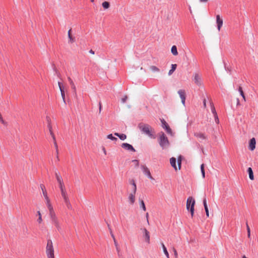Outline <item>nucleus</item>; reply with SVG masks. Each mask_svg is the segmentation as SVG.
I'll return each mask as SVG.
<instances>
[{"label":"nucleus","mask_w":258,"mask_h":258,"mask_svg":"<svg viewBox=\"0 0 258 258\" xmlns=\"http://www.w3.org/2000/svg\"><path fill=\"white\" fill-rule=\"evenodd\" d=\"M58 186L60 190L61 196L67 208L69 210L72 209V206L70 201L64 182L58 184Z\"/></svg>","instance_id":"nucleus-1"},{"label":"nucleus","mask_w":258,"mask_h":258,"mask_svg":"<svg viewBox=\"0 0 258 258\" xmlns=\"http://www.w3.org/2000/svg\"><path fill=\"white\" fill-rule=\"evenodd\" d=\"M49 217L51 224L55 228L56 231L60 232L61 230V224L54 209L49 210Z\"/></svg>","instance_id":"nucleus-2"},{"label":"nucleus","mask_w":258,"mask_h":258,"mask_svg":"<svg viewBox=\"0 0 258 258\" xmlns=\"http://www.w3.org/2000/svg\"><path fill=\"white\" fill-rule=\"evenodd\" d=\"M142 132L146 134L150 138L153 137L154 132L151 126L147 124L140 123L138 126Z\"/></svg>","instance_id":"nucleus-3"},{"label":"nucleus","mask_w":258,"mask_h":258,"mask_svg":"<svg viewBox=\"0 0 258 258\" xmlns=\"http://www.w3.org/2000/svg\"><path fill=\"white\" fill-rule=\"evenodd\" d=\"M130 183L132 184V191L128 195V199L131 205H133L135 202V196L137 191V186L134 180H132L130 181Z\"/></svg>","instance_id":"nucleus-4"},{"label":"nucleus","mask_w":258,"mask_h":258,"mask_svg":"<svg viewBox=\"0 0 258 258\" xmlns=\"http://www.w3.org/2000/svg\"><path fill=\"white\" fill-rule=\"evenodd\" d=\"M46 253L47 258H55L53 243L51 239L47 240L46 247Z\"/></svg>","instance_id":"nucleus-5"},{"label":"nucleus","mask_w":258,"mask_h":258,"mask_svg":"<svg viewBox=\"0 0 258 258\" xmlns=\"http://www.w3.org/2000/svg\"><path fill=\"white\" fill-rule=\"evenodd\" d=\"M195 200L191 197H190L187 198L186 201V209L190 211L191 217L192 218L194 215V211H195Z\"/></svg>","instance_id":"nucleus-6"},{"label":"nucleus","mask_w":258,"mask_h":258,"mask_svg":"<svg viewBox=\"0 0 258 258\" xmlns=\"http://www.w3.org/2000/svg\"><path fill=\"white\" fill-rule=\"evenodd\" d=\"M159 143L163 149L167 148L169 145V141L163 133L159 135Z\"/></svg>","instance_id":"nucleus-7"},{"label":"nucleus","mask_w":258,"mask_h":258,"mask_svg":"<svg viewBox=\"0 0 258 258\" xmlns=\"http://www.w3.org/2000/svg\"><path fill=\"white\" fill-rule=\"evenodd\" d=\"M140 230L143 233V237L144 238L145 241L148 244L150 243V236L149 232L145 228H142Z\"/></svg>","instance_id":"nucleus-8"},{"label":"nucleus","mask_w":258,"mask_h":258,"mask_svg":"<svg viewBox=\"0 0 258 258\" xmlns=\"http://www.w3.org/2000/svg\"><path fill=\"white\" fill-rule=\"evenodd\" d=\"M194 81L195 83L198 86L203 85L201 76L198 73H195L194 75Z\"/></svg>","instance_id":"nucleus-9"},{"label":"nucleus","mask_w":258,"mask_h":258,"mask_svg":"<svg viewBox=\"0 0 258 258\" xmlns=\"http://www.w3.org/2000/svg\"><path fill=\"white\" fill-rule=\"evenodd\" d=\"M141 168L143 172L145 175H146L151 180H154L153 177L152 176L151 172L148 168L145 165H142Z\"/></svg>","instance_id":"nucleus-10"},{"label":"nucleus","mask_w":258,"mask_h":258,"mask_svg":"<svg viewBox=\"0 0 258 258\" xmlns=\"http://www.w3.org/2000/svg\"><path fill=\"white\" fill-rule=\"evenodd\" d=\"M178 94L180 96V98L181 100L182 104L185 106V92L184 90L180 89L178 91Z\"/></svg>","instance_id":"nucleus-11"},{"label":"nucleus","mask_w":258,"mask_h":258,"mask_svg":"<svg viewBox=\"0 0 258 258\" xmlns=\"http://www.w3.org/2000/svg\"><path fill=\"white\" fill-rule=\"evenodd\" d=\"M216 23L217 25V29L219 31H220L221 28L223 24V21L222 18H221L219 15L216 16Z\"/></svg>","instance_id":"nucleus-12"},{"label":"nucleus","mask_w":258,"mask_h":258,"mask_svg":"<svg viewBox=\"0 0 258 258\" xmlns=\"http://www.w3.org/2000/svg\"><path fill=\"white\" fill-rule=\"evenodd\" d=\"M121 147L126 150L135 152V149L131 145L128 143L122 144Z\"/></svg>","instance_id":"nucleus-13"},{"label":"nucleus","mask_w":258,"mask_h":258,"mask_svg":"<svg viewBox=\"0 0 258 258\" xmlns=\"http://www.w3.org/2000/svg\"><path fill=\"white\" fill-rule=\"evenodd\" d=\"M43 196L46 200V205H47V208L48 209V211L50 210L51 209H53V208L50 203V201L47 196V194H45L44 193V195H43Z\"/></svg>","instance_id":"nucleus-14"},{"label":"nucleus","mask_w":258,"mask_h":258,"mask_svg":"<svg viewBox=\"0 0 258 258\" xmlns=\"http://www.w3.org/2000/svg\"><path fill=\"white\" fill-rule=\"evenodd\" d=\"M256 141L254 138L251 139L249 143V149L251 151H253L255 148Z\"/></svg>","instance_id":"nucleus-15"},{"label":"nucleus","mask_w":258,"mask_h":258,"mask_svg":"<svg viewBox=\"0 0 258 258\" xmlns=\"http://www.w3.org/2000/svg\"><path fill=\"white\" fill-rule=\"evenodd\" d=\"M71 31H72V29H71L68 31V38H69L68 42H69V43H70V44H72L74 42H75V37L72 36V35L71 34Z\"/></svg>","instance_id":"nucleus-16"},{"label":"nucleus","mask_w":258,"mask_h":258,"mask_svg":"<svg viewBox=\"0 0 258 258\" xmlns=\"http://www.w3.org/2000/svg\"><path fill=\"white\" fill-rule=\"evenodd\" d=\"M55 176L57 181L58 184L61 183V182H64L62 177L59 174V173L57 171L55 172Z\"/></svg>","instance_id":"nucleus-17"},{"label":"nucleus","mask_w":258,"mask_h":258,"mask_svg":"<svg viewBox=\"0 0 258 258\" xmlns=\"http://www.w3.org/2000/svg\"><path fill=\"white\" fill-rule=\"evenodd\" d=\"M68 81H69L70 84L71 86L72 89L73 90L74 92L75 93H76V87L74 82H73L72 79L70 77H69L68 78Z\"/></svg>","instance_id":"nucleus-18"},{"label":"nucleus","mask_w":258,"mask_h":258,"mask_svg":"<svg viewBox=\"0 0 258 258\" xmlns=\"http://www.w3.org/2000/svg\"><path fill=\"white\" fill-rule=\"evenodd\" d=\"M176 159L174 157H172L170 159V163L171 165L175 169V170H177V167L176 165Z\"/></svg>","instance_id":"nucleus-19"},{"label":"nucleus","mask_w":258,"mask_h":258,"mask_svg":"<svg viewBox=\"0 0 258 258\" xmlns=\"http://www.w3.org/2000/svg\"><path fill=\"white\" fill-rule=\"evenodd\" d=\"M247 172L248 173L249 177L250 179L251 180H254L253 173V171L252 170V168L251 167L248 168V169H247Z\"/></svg>","instance_id":"nucleus-20"},{"label":"nucleus","mask_w":258,"mask_h":258,"mask_svg":"<svg viewBox=\"0 0 258 258\" xmlns=\"http://www.w3.org/2000/svg\"><path fill=\"white\" fill-rule=\"evenodd\" d=\"M203 204H204V208H205V210L206 211V215L207 217H209V210H208V206L207 204V201H206V199L204 200Z\"/></svg>","instance_id":"nucleus-21"},{"label":"nucleus","mask_w":258,"mask_h":258,"mask_svg":"<svg viewBox=\"0 0 258 258\" xmlns=\"http://www.w3.org/2000/svg\"><path fill=\"white\" fill-rule=\"evenodd\" d=\"M177 67L176 64H172L171 65V69L169 70L168 72V75L170 76L171 75L173 72L175 71Z\"/></svg>","instance_id":"nucleus-22"},{"label":"nucleus","mask_w":258,"mask_h":258,"mask_svg":"<svg viewBox=\"0 0 258 258\" xmlns=\"http://www.w3.org/2000/svg\"><path fill=\"white\" fill-rule=\"evenodd\" d=\"M114 135L117 136L121 140H124L126 138V136L125 134H119L118 133H114Z\"/></svg>","instance_id":"nucleus-23"},{"label":"nucleus","mask_w":258,"mask_h":258,"mask_svg":"<svg viewBox=\"0 0 258 258\" xmlns=\"http://www.w3.org/2000/svg\"><path fill=\"white\" fill-rule=\"evenodd\" d=\"M171 51L173 55L176 56L178 54L177 47L175 45H173L172 46Z\"/></svg>","instance_id":"nucleus-24"},{"label":"nucleus","mask_w":258,"mask_h":258,"mask_svg":"<svg viewBox=\"0 0 258 258\" xmlns=\"http://www.w3.org/2000/svg\"><path fill=\"white\" fill-rule=\"evenodd\" d=\"M161 245H162V248L163 250V252H164L165 255H166V257L169 258V255L168 252L165 245L164 244V243H162L161 244Z\"/></svg>","instance_id":"nucleus-25"},{"label":"nucleus","mask_w":258,"mask_h":258,"mask_svg":"<svg viewBox=\"0 0 258 258\" xmlns=\"http://www.w3.org/2000/svg\"><path fill=\"white\" fill-rule=\"evenodd\" d=\"M60 93H61V96L62 97V99L63 101V102L65 103V93H64V87L59 89Z\"/></svg>","instance_id":"nucleus-26"},{"label":"nucleus","mask_w":258,"mask_h":258,"mask_svg":"<svg viewBox=\"0 0 258 258\" xmlns=\"http://www.w3.org/2000/svg\"><path fill=\"white\" fill-rule=\"evenodd\" d=\"M37 215L38 216V219H37V221L39 224H41L42 222V215L39 211H37Z\"/></svg>","instance_id":"nucleus-27"},{"label":"nucleus","mask_w":258,"mask_h":258,"mask_svg":"<svg viewBox=\"0 0 258 258\" xmlns=\"http://www.w3.org/2000/svg\"><path fill=\"white\" fill-rule=\"evenodd\" d=\"M150 69L152 71L154 72H159L160 71L159 69L155 66H151L150 67Z\"/></svg>","instance_id":"nucleus-28"},{"label":"nucleus","mask_w":258,"mask_h":258,"mask_svg":"<svg viewBox=\"0 0 258 258\" xmlns=\"http://www.w3.org/2000/svg\"><path fill=\"white\" fill-rule=\"evenodd\" d=\"M102 7H103V8L104 9H107L109 8L110 7V4L109 2H104L102 4Z\"/></svg>","instance_id":"nucleus-29"},{"label":"nucleus","mask_w":258,"mask_h":258,"mask_svg":"<svg viewBox=\"0 0 258 258\" xmlns=\"http://www.w3.org/2000/svg\"><path fill=\"white\" fill-rule=\"evenodd\" d=\"M140 207L144 211H146V208L145 205V203L143 201V200H141L140 201Z\"/></svg>","instance_id":"nucleus-30"},{"label":"nucleus","mask_w":258,"mask_h":258,"mask_svg":"<svg viewBox=\"0 0 258 258\" xmlns=\"http://www.w3.org/2000/svg\"><path fill=\"white\" fill-rule=\"evenodd\" d=\"M49 130L50 134L51 136L52 137V138L53 139V142L55 141L56 140H55V136H54V134L52 132V127L50 125L49 126Z\"/></svg>","instance_id":"nucleus-31"},{"label":"nucleus","mask_w":258,"mask_h":258,"mask_svg":"<svg viewBox=\"0 0 258 258\" xmlns=\"http://www.w3.org/2000/svg\"><path fill=\"white\" fill-rule=\"evenodd\" d=\"M201 170L203 178H205V170H204V164H202L201 165Z\"/></svg>","instance_id":"nucleus-32"},{"label":"nucleus","mask_w":258,"mask_h":258,"mask_svg":"<svg viewBox=\"0 0 258 258\" xmlns=\"http://www.w3.org/2000/svg\"><path fill=\"white\" fill-rule=\"evenodd\" d=\"M107 138L112 141H116L117 140L116 138L113 136L112 134H109L107 135Z\"/></svg>","instance_id":"nucleus-33"},{"label":"nucleus","mask_w":258,"mask_h":258,"mask_svg":"<svg viewBox=\"0 0 258 258\" xmlns=\"http://www.w3.org/2000/svg\"><path fill=\"white\" fill-rule=\"evenodd\" d=\"M181 159H182L181 156H179L177 159V163H178V166L179 170L180 169V168H181Z\"/></svg>","instance_id":"nucleus-34"},{"label":"nucleus","mask_w":258,"mask_h":258,"mask_svg":"<svg viewBox=\"0 0 258 258\" xmlns=\"http://www.w3.org/2000/svg\"><path fill=\"white\" fill-rule=\"evenodd\" d=\"M40 188H41V189L42 190L43 195H44V193L45 194H47L46 190L45 189V186H44V185L43 184H40Z\"/></svg>","instance_id":"nucleus-35"},{"label":"nucleus","mask_w":258,"mask_h":258,"mask_svg":"<svg viewBox=\"0 0 258 258\" xmlns=\"http://www.w3.org/2000/svg\"><path fill=\"white\" fill-rule=\"evenodd\" d=\"M162 127L164 128H165V130L166 129V127H169V125H168V124L164 120L162 121Z\"/></svg>","instance_id":"nucleus-36"},{"label":"nucleus","mask_w":258,"mask_h":258,"mask_svg":"<svg viewBox=\"0 0 258 258\" xmlns=\"http://www.w3.org/2000/svg\"><path fill=\"white\" fill-rule=\"evenodd\" d=\"M166 131L168 134L170 135L171 136H173V133H172V131L169 126L168 127H166Z\"/></svg>","instance_id":"nucleus-37"},{"label":"nucleus","mask_w":258,"mask_h":258,"mask_svg":"<svg viewBox=\"0 0 258 258\" xmlns=\"http://www.w3.org/2000/svg\"><path fill=\"white\" fill-rule=\"evenodd\" d=\"M246 229H247V236H248V238H250V228H249V227L248 225V224L246 223Z\"/></svg>","instance_id":"nucleus-38"},{"label":"nucleus","mask_w":258,"mask_h":258,"mask_svg":"<svg viewBox=\"0 0 258 258\" xmlns=\"http://www.w3.org/2000/svg\"><path fill=\"white\" fill-rule=\"evenodd\" d=\"M211 110H212V113L214 114V116L217 115L216 111V109L213 104L211 105Z\"/></svg>","instance_id":"nucleus-39"},{"label":"nucleus","mask_w":258,"mask_h":258,"mask_svg":"<svg viewBox=\"0 0 258 258\" xmlns=\"http://www.w3.org/2000/svg\"><path fill=\"white\" fill-rule=\"evenodd\" d=\"M173 251L174 252V255L175 258H178V253H177V250L174 247L173 248Z\"/></svg>","instance_id":"nucleus-40"},{"label":"nucleus","mask_w":258,"mask_h":258,"mask_svg":"<svg viewBox=\"0 0 258 258\" xmlns=\"http://www.w3.org/2000/svg\"><path fill=\"white\" fill-rule=\"evenodd\" d=\"M238 91L239 92L240 94L241 95V96H242L244 94V93H243V91L242 90V88L240 86H239V88H238Z\"/></svg>","instance_id":"nucleus-41"},{"label":"nucleus","mask_w":258,"mask_h":258,"mask_svg":"<svg viewBox=\"0 0 258 258\" xmlns=\"http://www.w3.org/2000/svg\"><path fill=\"white\" fill-rule=\"evenodd\" d=\"M197 137H199V138H200L201 139H206V137H205V135H203V134H198L197 135Z\"/></svg>","instance_id":"nucleus-42"},{"label":"nucleus","mask_w":258,"mask_h":258,"mask_svg":"<svg viewBox=\"0 0 258 258\" xmlns=\"http://www.w3.org/2000/svg\"><path fill=\"white\" fill-rule=\"evenodd\" d=\"M113 241H114V245H115V247H116V250H117V251H119V248H118V243H117V241H116V239H114V240H113Z\"/></svg>","instance_id":"nucleus-43"},{"label":"nucleus","mask_w":258,"mask_h":258,"mask_svg":"<svg viewBox=\"0 0 258 258\" xmlns=\"http://www.w3.org/2000/svg\"><path fill=\"white\" fill-rule=\"evenodd\" d=\"M214 117H215V122H216L217 123H219V119H218V115H215V116H214Z\"/></svg>","instance_id":"nucleus-44"},{"label":"nucleus","mask_w":258,"mask_h":258,"mask_svg":"<svg viewBox=\"0 0 258 258\" xmlns=\"http://www.w3.org/2000/svg\"><path fill=\"white\" fill-rule=\"evenodd\" d=\"M127 98V96H125L123 98H122L121 99V101H122V103H124V102L126 101V100Z\"/></svg>","instance_id":"nucleus-45"},{"label":"nucleus","mask_w":258,"mask_h":258,"mask_svg":"<svg viewBox=\"0 0 258 258\" xmlns=\"http://www.w3.org/2000/svg\"><path fill=\"white\" fill-rule=\"evenodd\" d=\"M146 218L147 222L148 224H149V219H148V218H149V214H148V213H147L146 214Z\"/></svg>","instance_id":"nucleus-46"},{"label":"nucleus","mask_w":258,"mask_h":258,"mask_svg":"<svg viewBox=\"0 0 258 258\" xmlns=\"http://www.w3.org/2000/svg\"><path fill=\"white\" fill-rule=\"evenodd\" d=\"M58 85L59 89L63 87V85L59 82H58Z\"/></svg>","instance_id":"nucleus-47"},{"label":"nucleus","mask_w":258,"mask_h":258,"mask_svg":"<svg viewBox=\"0 0 258 258\" xmlns=\"http://www.w3.org/2000/svg\"><path fill=\"white\" fill-rule=\"evenodd\" d=\"M208 0H200V2L201 3H207Z\"/></svg>","instance_id":"nucleus-48"},{"label":"nucleus","mask_w":258,"mask_h":258,"mask_svg":"<svg viewBox=\"0 0 258 258\" xmlns=\"http://www.w3.org/2000/svg\"><path fill=\"white\" fill-rule=\"evenodd\" d=\"M54 146H55L56 149H57V145L56 141H54Z\"/></svg>","instance_id":"nucleus-49"},{"label":"nucleus","mask_w":258,"mask_h":258,"mask_svg":"<svg viewBox=\"0 0 258 258\" xmlns=\"http://www.w3.org/2000/svg\"><path fill=\"white\" fill-rule=\"evenodd\" d=\"M241 96L242 97V98H243V100H244V101H246V98H245V96L244 94V95H242V96Z\"/></svg>","instance_id":"nucleus-50"},{"label":"nucleus","mask_w":258,"mask_h":258,"mask_svg":"<svg viewBox=\"0 0 258 258\" xmlns=\"http://www.w3.org/2000/svg\"><path fill=\"white\" fill-rule=\"evenodd\" d=\"M111 237L113 238V240H114V239H115V238L114 235L111 232Z\"/></svg>","instance_id":"nucleus-51"},{"label":"nucleus","mask_w":258,"mask_h":258,"mask_svg":"<svg viewBox=\"0 0 258 258\" xmlns=\"http://www.w3.org/2000/svg\"><path fill=\"white\" fill-rule=\"evenodd\" d=\"M89 52L92 54H94V51L92 50V49L89 51Z\"/></svg>","instance_id":"nucleus-52"},{"label":"nucleus","mask_w":258,"mask_h":258,"mask_svg":"<svg viewBox=\"0 0 258 258\" xmlns=\"http://www.w3.org/2000/svg\"><path fill=\"white\" fill-rule=\"evenodd\" d=\"M240 105L239 100L238 99H237V105L238 106Z\"/></svg>","instance_id":"nucleus-53"},{"label":"nucleus","mask_w":258,"mask_h":258,"mask_svg":"<svg viewBox=\"0 0 258 258\" xmlns=\"http://www.w3.org/2000/svg\"><path fill=\"white\" fill-rule=\"evenodd\" d=\"M101 103H99V111H101Z\"/></svg>","instance_id":"nucleus-54"},{"label":"nucleus","mask_w":258,"mask_h":258,"mask_svg":"<svg viewBox=\"0 0 258 258\" xmlns=\"http://www.w3.org/2000/svg\"><path fill=\"white\" fill-rule=\"evenodd\" d=\"M133 162H136L137 164V165L139 164V161L137 160H133Z\"/></svg>","instance_id":"nucleus-55"},{"label":"nucleus","mask_w":258,"mask_h":258,"mask_svg":"<svg viewBox=\"0 0 258 258\" xmlns=\"http://www.w3.org/2000/svg\"><path fill=\"white\" fill-rule=\"evenodd\" d=\"M204 106L205 107L206 105V100H205L204 101Z\"/></svg>","instance_id":"nucleus-56"},{"label":"nucleus","mask_w":258,"mask_h":258,"mask_svg":"<svg viewBox=\"0 0 258 258\" xmlns=\"http://www.w3.org/2000/svg\"><path fill=\"white\" fill-rule=\"evenodd\" d=\"M242 258H247L245 255H243Z\"/></svg>","instance_id":"nucleus-57"},{"label":"nucleus","mask_w":258,"mask_h":258,"mask_svg":"<svg viewBox=\"0 0 258 258\" xmlns=\"http://www.w3.org/2000/svg\"><path fill=\"white\" fill-rule=\"evenodd\" d=\"M92 3H93L94 2V0H90Z\"/></svg>","instance_id":"nucleus-58"}]
</instances>
